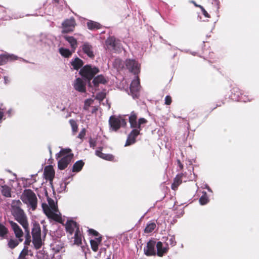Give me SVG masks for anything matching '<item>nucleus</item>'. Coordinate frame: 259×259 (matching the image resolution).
I'll return each mask as SVG.
<instances>
[{"instance_id":"nucleus-1","label":"nucleus","mask_w":259,"mask_h":259,"mask_svg":"<svg viewBox=\"0 0 259 259\" xmlns=\"http://www.w3.org/2000/svg\"><path fill=\"white\" fill-rule=\"evenodd\" d=\"M21 202L19 200H13L11 205L12 213L15 220L23 227L26 233L25 239H31L27 217L24 211L21 208Z\"/></svg>"},{"instance_id":"nucleus-2","label":"nucleus","mask_w":259,"mask_h":259,"mask_svg":"<svg viewBox=\"0 0 259 259\" xmlns=\"http://www.w3.org/2000/svg\"><path fill=\"white\" fill-rule=\"evenodd\" d=\"M74 157L70 148H62L60 152L56 154V158L60 159L58 161V167L60 170H64L71 163Z\"/></svg>"},{"instance_id":"nucleus-3","label":"nucleus","mask_w":259,"mask_h":259,"mask_svg":"<svg viewBox=\"0 0 259 259\" xmlns=\"http://www.w3.org/2000/svg\"><path fill=\"white\" fill-rule=\"evenodd\" d=\"M23 202L30 207L32 210H35L37 206V198L34 192L31 189H25L21 196Z\"/></svg>"},{"instance_id":"nucleus-4","label":"nucleus","mask_w":259,"mask_h":259,"mask_svg":"<svg viewBox=\"0 0 259 259\" xmlns=\"http://www.w3.org/2000/svg\"><path fill=\"white\" fill-rule=\"evenodd\" d=\"M99 72V69L96 67H92L90 65H86L82 67L79 71L80 75L89 82L94 77L95 75Z\"/></svg>"},{"instance_id":"nucleus-5","label":"nucleus","mask_w":259,"mask_h":259,"mask_svg":"<svg viewBox=\"0 0 259 259\" xmlns=\"http://www.w3.org/2000/svg\"><path fill=\"white\" fill-rule=\"evenodd\" d=\"M125 65L128 71L134 75H138L140 72L141 65L135 59H128L125 60Z\"/></svg>"},{"instance_id":"nucleus-6","label":"nucleus","mask_w":259,"mask_h":259,"mask_svg":"<svg viewBox=\"0 0 259 259\" xmlns=\"http://www.w3.org/2000/svg\"><path fill=\"white\" fill-rule=\"evenodd\" d=\"M109 124L112 130L116 132L120 128L121 125H125L126 122L124 119H121L112 115L110 117Z\"/></svg>"},{"instance_id":"nucleus-7","label":"nucleus","mask_w":259,"mask_h":259,"mask_svg":"<svg viewBox=\"0 0 259 259\" xmlns=\"http://www.w3.org/2000/svg\"><path fill=\"white\" fill-rule=\"evenodd\" d=\"M62 33H67L72 32L76 26V22L74 18L65 20L62 24Z\"/></svg>"},{"instance_id":"nucleus-8","label":"nucleus","mask_w":259,"mask_h":259,"mask_svg":"<svg viewBox=\"0 0 259 259\" xmlns=\"http://www.w3.org/2000/svg\"><path fill=\"white\" fill-rule=\"evenodd\" d=\"M42 207L45 213L50 219H51L57 222L62 223V219L60 215L52 211L48 206L47 204L43 203Z\"/></svg>"},{"instance_id":"nucleus-9","label":"nucleus","mask_w":259,"mask_h":259,"mask_svg":"<svg viewBox=\"0 0 259 259\" xmlns=\"http://www.w3.org/2000/svg\"><path fill=\"white\" fill-rule=\"evenodd\" d=\"M140 86V78L138 75H136V79L132 81L130 85V92L134 98L138 97Z\"/></svg>"},{"instance_id":"nucleus-10","label":"nucleus","mask_w":259,"mask_h":259,"mask_svg":"<svg viewBox=\"0 0 259 259\" xmlns=\"http://www.w3.org/2000/svg\"><path fill=\"white\" fill-rule=\"evenodd\" d=\"M141 131L137 128H133L130 133L126 139L125 146H128L136 142L137 137L141 134Z\"/></svg>"},{"instance_id":"nucleus-11","label":"nucleus","mask_w":259,"mask_h":259,"mask_svg":"<svg viewBox=\"0 0 259 259\" xmlns=\"http://www.w3.org/2000/svg\"><path fill=\"white\" fill-rule=\"evenodd\" d=\"M65 230L67 233L70 235H72L74 232L77 230V228H79V225L73 220H68L65 225Z\"/></svg>"},{"instance_id":"nucleus-12","label":"nucleus","mask_w":259,"mask_h":259,"mask_svg":"<svg viewBox=\"0 0 259 259\" xmlns=\"http://www.w3.org/2000/svg\"><path fill=\"white\" fill-rule=\"evenodd\" d=\"M155 244L156 242L152 240H150L147 242L146 246L144 249V253L147 256L156 255Z\"/></svg>"},{"instance_id":"nucleus-13","label":"nucleus","mask_w":259,"mask_h":259,"mask_svg":"<svg viewBox=\"0 0 259 259\" xmlns=\"http://www.w3.org/2000/svg\"><path fill=\"white\" fill-rule=\"evenodd\" d=\"M9 223L14 231L16 238L18 239H23L24 233L18 225L12 221H9Z\"/></svg>"},{"instance_id":"nucleus-14","label":"nucleus","mask_w":259,"mask_h":259,"mask_svg":"<svg viewBox=\"0 0 259 259\" xmlns=\"http://www.w3.org/2000/svg\"><path fill=\"white\" fill-rule=\"evenodd\" d=\"M81 49L83 52L89 57L91 58H94L95 55L93 51V47L89 42H84L81 46Z\"/></svg>"},{"instance_id":"nucleus-15","label":"nucleus","mask_w":259,"mask_h":259,"mask_svg":"<svg viewBox=\"0 0 259 259\" xmlns=\"http://www.w3.org/2000/svg\"><path fill=\"white\" fill-rule=\"evenodd\" d=\"M44 175L46 180L52 181L55 176V170L52 165L46 166L44 169Z\"/></svg>"},{"instance_id":"nucleus-16","label":"nucleus","mask_w":259,"mask_h":259,"mask_svg":"<svg viewBox=\"0 0 259 259\" xmlns=\"http://www.w3.org/2000/svg\"><path fill=\"white\" fill-rule=\"evenodd\" d=\"M74 88L75 90L81 93H84L86 91L85 83L79 77L76 79Z\"/></svg>"},{"instance_id":"nucleus-17","label":"nucleus","mask_w":259,"mask_h":259,"mask_svg":"<svg viewBox=\"0 0 259 259\" xmlns=\"http://www.w3.org/2000/svg\"><path fill=\"white\" fill-rule=\"evenodd\" d=\"M157 252L156 254L159 257H162L166 254L168 250V247H163V244L161 242L158 241L156 244Z\"/></svg>"},{"instance_id":"nucleus-18","label":"nucleus","mask_w":259,"mask_h":259,"mask_svg":"<svg viewBox=\"0 0 259 259\" xmlns=\"http://www.w3.org/2000/svg\"><path fill=\"white\" fill-rule=\"evenodd\" d=\"M106 43L108 47L113 50H116L117 48H119V41L116 40L114 37L112 36L108 38Z\"/></svg>"},{"instance_id":"nucleus-19","label":"nucleus","mask_w":259,"mask_h":259,"mask_svg":"<svg viewBox=\"0 0 259 259\" xmlns=\"http://www.w3.org/2000/svg\"><path fill=\"white\" fill-rule=\"evenodd\" d=\"M16 57L13 55L4 54L0 55V66L6 64L9 61L16 60Z\"/></svg>"},{"instance_id":"nucleus-20","label":"nucleus","mask_w":259,"mask_h":259,"mask_svg":"<svg viewBox=\"0 0 259 259\" xmlns=\"http://www.w3.org/2000/svg\"><path fill=\"white\" fill-rule=\"evenodd\" d=\"M137 114L135 111H132L128 118V121L131 128H137Z\"/></svg>"},{"instance_id":"nucleus-21","label":"nucleus","mask_w":259,"mask_h":259,"mask_svg":"<svg viewBox=\"0 0 259 259\" xmlns=\"http://www.w3.org/2000/svg\"><path fill=\"white\" fill-rule=\"evenodd\" d=\"M88 28L92 31L101 29L103 27L102 25L97 22L92 20H89L87 23Z\"/></svg>"},{"instance_id":"nucleus-22","label":"nucleus","mask_w":259,"mask_h":259,"mask_svg":"<svg viewBox=\"0 0 259 259\" xmlns=\"http://www.w3.org/2000/svg\"><path fill=\"white\" fill-rule=\"evenodd\" d=\"M102 240V237L101 236L96 238V240H91L90 243L91 248L94 252H97L98 251L99 245L101 243Z\"/></svg>"},{"instance_id":"nucleus-23","label":"nucleus","mask_w":259,"mask_h":259,"mask_svg":"<svg viewBox=\"0 0 259 259\" xmlns=\"http://www.w3.org/2000/svg\"><path fill=\"white\" fill-rule=\"evenodd\" d=\"M183 174H178L176 176L174 180V182L171 185V189L174 190H176L180 184L182 183V177Z\"/></svg>"},{"instance_id":"nucleus-24","label":"nucleus","mask_w":259,"mask_h":259,"mask_svg":"<svg viewBox=\"0 0 259 259\" xmlns=\"http://www.w3.org/2000/svg\"><path fill=\"white\" fill-rule=\"evenodd\" d=\"M107 82V80L102 75H98L95 77L93 80V83L95 87H98L100 83L105 84Z\"/></svg>"},{"instance_id":"nucleus-25","label":"nucleus","mask_w":259,"mask_h":259,"mask_svg":"<svg viewBox=\"0 0 259 259\" xmlns=\"http://www.w3.org/2000/svg\"><path fill=\"white\" fill-rule=\"evenodd\" d=\"M23 240V239L11 238L8 240V246L11 249H13L16 247L20 242H22Z\"/></svg>"},{"instance_id":"nucleus-26","label":"nucleus","mask_w":259,"mask_h":259,"mask_svg":"<svg viewBox=\"0 0 259 259\" xmlns=\"http://www.w3.org/2000/svg\"><path fill=\"white\" fill-rule=\"evenodd\" d=\"M64 38L67 40L70 45L71 48L74 52L77 47V42L76 39L73 36H65Z\"/></svg>"},{"instance_id":"nucleus-27","label":"nucleus","mask_w":259,"mask_h":259,"mask_svg":"<svg viewBox=\"0 0 259 259\" xmlns=\"http://www.w3.org/2000/svg\"><path fill=\"white\" fill-rule=\"evenodd\" d=\"M32 237L41 236V229L40 225L37 223H34L31 231Z\"/></svg>"},{"instance_id":"nucleus-28","label":"nucleus","mask_w":259,"mask_h":259,"mask_svg":"<svg viewBox=\"0 0 259 259\" xmlns=\"http://www.w3.org/2000/svg\"><path fill=\"white\" fill-rule=\"evenodd\" d=\"M8 234V228L0 222V240L6 239Z\"/></svg>"},{"instance_id":"nucleus-29","label":"nucleus","mask_w":259,"mask_h":259,"mask_svg":"<svg viewBox=\"0 0 259 259\" xmlns=\"http://www.w3.org/2000/svg\"><path fill=\"white\" fill-rule=\"evenodd\" d=\"M84 165V162L82 160L77 161L73 165L72 171L73 172H79L82 169Z\"/></svg>"},{"instance_id":"nucleus-30","label":"nucleus","mask_w":259,"mask_h":259,"mask_svg":"<svg viewBox=\"0 0 259 259\" xmlns=\"http://www.w3.org/2000/svg\"><path fill=\"white\" fill-rule=\"evenodd\" d=\"M74 244L80 245L82 244V234L79 228H77L74 236Z\"/></svg>"},{"instance_id":"nucleus-31","label":"nucleus","mask_w":259,"mask_h":259,"mask_svg":"<svg viewBox=\"0 0 259 259\" xmlns=\"http://www.w3.org/2000/svg\"><path fill=\"white\" fill-rule=\"evenodd\" d=\"M71 64L73 66L74 69L78 70L79 68L82 67L83 62L79 58L76 57L74 60L71 62Z\"/></svg>"},{"instance_id":"nucleus-32","label":"nucleus","mask_w":259,"mask_h":259,"mask_svg":"<svg viewBox=\"0 0 259 259\" xmlns=\"http://www.w3.org/2000/svg\"><path fill=\"white\" fill-rule=\"evenodd\" d=\"M243 94L242 91L237 87H233L231 90V97L233 99L238 100L240 96Z\"/></svg>"},{"instance_id":"nucleus-33","label":"nucleus","mask_w":259,"mask_h":259,"mask_svg":"<svg viewBox=\"0 0 259 259\" xmlns=\"http://www.w3.org/2000/svg\"><path fill=\"white\" fill-rule=\"evenodd\" d=\"M32 243L36 249H39L42 246L41 236L32 237Z\"/></svg>"},{"instance_id":"nucleus-34","label":"nucleus","mask_w":259,"mask_h":259,"mask_svg":"<svg viewBox=\"0 0 259 259\" xmlns=\"http://www.w3.org/2000/svg\"><path fill=\"white\" fill-rule=\"evenodd\" d=\"M59 52L61 56H63L65 58H69L72 55V52L70 51L69 49L61 48L59 50Z\"/></svg>"},{"instance_id":"nucleus-35","label":"nucleus","mask_w":259,"mask_h":259,"mask_svg":"<svg viewBox=\"0 0 259 259\" xmlns=\"http://www.w3.org/2000/svg\"><path fill=\"white\" fill-rule=\"evenodd\" d=\"M1 192L4 196L6 197H11V189L9 187L6 185L2 186Z\"/></svg>"},{"instance_id":"nucleus-36","label":"nucleus","mask_w":259,"mask_h":259,"mask_svg":"<svg viewBox=\"0 0 259 259\" xmlns=\"http://www.w3.org/2000/svg\"><path fill=\"white\" fill-rule=\"evenodd\" d=\"M113 65L114 67L118 70L122 69L124 67V64L123 63L122 61L119 58L115 59Z\"/></svg>"},{"instance_id":"nucleus-37","label":"nucleus","mask_w":259,"mask_h":259,"mask_svg":"<svg viewBox=\"0 0 259 259\" xmlns=\"http://www.w3.org/2000/svg\"><path fill=\"white\" fill-rule=\"evenodd\" d=\"M156 224L154 222L150 223L147 224L145 228L144 232L146 233H151L156 228Z\"/></svg>"},{"instance_id":"nucleus-38","label":"nucleus","mask_w":259,"mask_h":259,"mask_svg":"<svg viewBox=\"0 0 259 259\" xmlns=\"http://www.w3.org/2000/svg\"><path fill=\"white\" fill-rule=\"evenodd\" d=\"M69 123L72 128L73 135H75L78 131V124L76 121L74 119H70Z\"/></svg>"},{"instance_id":"nucleus-39","label":"nucleus","mask_w":259,"mask_h":259,"mask_svg":"<svg viewBox=\"0 0 259 259\" xmlns=\"http://www.w3.org/2000/svg\"><path fill=\"white\" fill-rule=\"evenodd\" d=\"M48 203L49 206H48L52 211L57 212L58 211L57 206L55 204L54 201L51 198H49Z\"/></svg>"},{"instance_id":"nucleus-40","label":"nucleus","mask_w":259,"mask_h":259,"mask_svg":"<svg viewBox=\"0 0 259 259\" xmlns=\"http://www.w3.org/2000/svg\"><path fill=\"white\" fill-rule=\"evenodd\" d=\"M28 247H24L20 252L18 259H26L25 257L28 255Z\"/></svg>"},{"instance_id":"nucleus-41","label":"nucleus","mask_w":259,"mask_h":259,"mask_svg":"<svg viewBox=\"0 0 259 259\" xmlns=\"http://www.w3.org/2000/svg\"><path fill=\"white\" fill-rule=\"evenodd\" d=\"M199 202L201 205H205L208 202V198L206 192H204L199 198Z\"/></svg>"},{"instance_id":"nucleus-42","label":"nucleus","mask_w":259,"mask_h":259,"mask_svg":"<svg viewBox=\"0 0 259 259\" xmlns=\"http://www.w3.org/2000/svg\"><path fill=\"white\" fill-rule=\"evenodd\" d=\"M147 122H148V121L145 118H139L138 121L137 128L140 131H141L142 127V125L144 124H146Z\"/></svg>"},{"instance_id":"nucleus-43","label":"nucleus","mask_w":259,"mask_h":259,"mask_svg":"<svg viewBox=\"0 0 259 259\" xmlns=\"http://www.w3.org/2000/svg\"><path fill=\"white\" fill-rule=\"evenodd\" d=\"M101 158L111 161L114 159V156L112 154L103 153Z\"/></svg>"},{"instance_id":"nucleus-44","label":"nucleus","mask_w":259,"mask_h":259,"mask_svg":"<svg viewBox=\"0 0 259 259\" xmlns=\"http://www.w3.org/2000/svg\"><path fill=\"white\" fill-rule=\"evenodd\" d=\"M89 144L90 147L94 149L95 147L96 146L97 144V141L95 139H93L92 138H90L89 139Z\"/></svg>"},{"instance_id":"nucleus-45","label":"nucleus","mask_w":259,"mask_h":259,"mask_svg":"<svg viewBox=\"0 0 259 259\" xmlns=\"http://www.w3.org/2000/svg\"><path fill=\"white\" fill-rule=\"evenodd\" d=\"M85 134H86V130L85 128H83L80 132L79 134H78V135L77 136V138H78L80 139H82L85 136Z\"/></svg>"},{"instance_id":"nucleus-46","label":"nucleus","mask_w":259,"mask_h":259,"mask_svg":"<svg viewBox=\"0 0 259 259\" xmlns=\"http://www.w3.org/2000/svg\"><path fill=\"white\" fill-rule=\"evenodd\" d=\"M5 112V110L4 108H2L0 107V123L2 122L3 120L5 119L4 118V114Z\"/></svg>"},{"instance_id":"nucleus-47","label":"nucleus","mask_w":259,"mask_h":259,"mask_svg":"<svg viewBox=\"0 0 259 259\" xmlns=\"http://www.w3.org/2000/svg\"><path fill=\"white\" fill-rule=\"evenodd\" d=\"M171 97L169 95L166 96L165 98V104L167 105H169L171 104Z\"/></svg>"},{"instance_id":"nucleus-48","label":"nucleus","mask_w":259,"mask_h":259,"mask_svg":"<svg viewBox=\"0 0 259 259\" xmlns=\"http://www.w3.org/2000/svg\"><path fill=\"white\" fill-rule=\"evenodd\" d=\"M88 232L90 234H92L95 236H99L100 235L99 233L97 231L93 229H89Z\"/></svg>"},{"instance_id":"nucleus-49","label":"nucleus","mask_w":259,"mask_h":259,"mask_svg":"<svg viewBox=\"0 0 259 259\" xmlns=\"http://www.w3.org/2000/svg\"><path fill=\"white\" fill-rule=\"evenodd\" d=\"M200 9L202 12L203 15L206 18H210V16L208 14L207 11L205 10V9L202 7Z\"/></svg>"},{"instance_id":"nucleus-50","label":"nucleus","mask_w":259,"mask_h":259,"mask_svg":"<svg viewBox=\"0 0 259 259\" xmlns=\"http://www.w3.org/2000/svg\"><path fill=\"white\" fill-rule=\"evenodd\" d=\"M99 149V150L96 151V155L101 158L103 154V153L102 152V147H100Z\"/></svg>"},{"instance_id":"nucleus-51","label":"nucleus","mask_w":259,"mask_h":259,"mask_svg":"<svg viewBox=\"0 0 259 259\" xmlns=\"http://www.w3.org/2000/svg\"><path fill=\"white\" fill-rule=\"evenodd\" d=\"M92 102V100H89V99L86 100L84 102V108L85 109H87V107L91 105Z\"/></svg>"},{"instance_id":"nucleus-52","label":"nucleus","mask_w":259,"mask_h":259,"mask_svg":"<svg viewBox=\"0 0 259 259\" xmlns=\"http://www.w3.org/2000/svg\"><path fill=\"white\" fill-rule=\"evenodd\" d=\"M31 241V239H25L24 243V247H28V246L30 245Z\"/></svg>"},{"instance_id":"nucleus-53","label":"nucleus","mask_w":259,"mask_h":259,"mask_svg":"<svg viewBox=\"0 0 259 259\" xmlns=\"http://www.w3.org/2000/svg\"><path fill=\"white\" fill-rule=\"evenodd\" d=\"M105 98V95L102 93L101 94H98L97 95V98L98 99V100H103Z\"/></svg>"},{"instance_id":"nucleus-54","label":"nucleus","mask_w":259,"mask_h":259,"mask_svg":"<svg viewBox=\"0 0 259 259\" xmlns=\"http://www.w3.org/2000/svg\"><path fill=\"white\" fill-rule=\"evenodd\" d=\"M177 163H178V165L179 167H180V169L182 170L183 168V164L182 163L180 160H179V159L177 160Z\"/></svg>"},{"instance_id":"nucleus-55","label":"nucleus","mask_w":259,"mask_h":259,"mask_svg":"<svg viewBox=\"0 0 259 259\" xmlns=\"http://www.w3.org/2000/svg\"><path fill=\"white\" fill-rule=\"evenodd\" d=\"M193 4L194 5V6L196 7H198V8H199L200 9L202 7V6L200 5H198L196 3V2H193Z\"/></svg>"},{"instance_id":"nucleus-56","label":"nucleus","mask_w":259,"mask_h":259,"mask_svg":"<svg viewBox=\"0 0 259 259\" xmlns=\"http://www.w3.org/2000/svg\"><path fill=\"white\" fill-rule=\"evenodd\" d=\"M213 2L218 5H219L220 2L219 0H213Z\"/></svg>"},{"instance_id":"nucleus-57","label":"nucleus","mask_w":259,"mask_h":259,"mask_svg":"<svg viewBox=\"0 0 259 259\" xmlns=\"http://www.w3.org/2000/svg\"><path fill=\"white\" fill-rule=\"evenodd\" d=\"M169 241L171 242L170 244L172 245H174L175 244H173V241H172V238H171L169 240Z\"/></svg>"},{"instance_id":"nucleus-58","label":"nucleus","mask_w":259,"mask_h":259,"mask_svg":"<svg viewBox=\"0 0 259 259\" xmlns=\"http://www.w3.org/2000/svg\"><path fill=\"white\" fill-rule=\"evenodd\" d=\"M52 2L55 3H58L59 2V0H52Z\"/></svg>"},{"instance_id":"nucleus-59","label":"nucleus","mask_w":259,"mask_h":259,"mask_svg":"<svg viewBox=\"0 0 259 259\" xmlns=\"http://www.w3.org/2000/svg\"><path fill=\"white\" fill-rule=\"evenodd\" d=\"M5 81H6V82L7 81H8V79H6V77H5Z\"/></svg>"},{"instance_id":"nucleus-60","label":"nucleus","mask_w":259,"mask_h":259,"mask_svg":"<svg viewBox=\"0 0 259 259\" xmlns=\"http://www.w3.org/2000/svg\"><path fill=\"white\" fill-rule=\"evenodd\" d=\"M5 81H6V82L7 81H8V79H6V77H5Z\"/></svg>"},{"instance_id":"nucleus-61","label":"nucleus","mask_w":259,"mask_h":259,"mask_svg":"<svg viewBox=\"0 0 259 259\" xmlns=\"http://www.w3.org/2000/svg\"><path fill=\"white\" fill-rule=\"evenodd\" d=\"M50 153L51 154H52V150H51V149H50Z\"/></svg>"}]
</instances>
